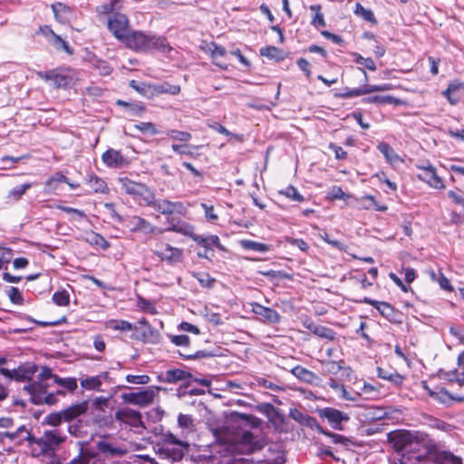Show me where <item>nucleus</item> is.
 Returning a JSON list of instances; mask_svg holds the SVG:
<instances>
[{"label":"nucleus","mask_w":464,"mask_h":464,"mask_svg":"<svg viewBox=\"0 0 464 464\" xmlns=\"http://www.w3.org/2000/svg\"><path fill=\"white\" fill-rule=\"evenodd\" d=\"M66 436L59 430H47L43 432L39 438L27 433L18 441V445H23L27 441L30 454L36 459H53L60 446L65 441Z\"/></svg>","instance_id":"obj_1"},{"label":"nucleus","mask_w":464,"mask_h":464,"mask_svg":"<svg viewBox=\"0 0 464 464\" xmlns=\"http://www.w3.org/2000/svg\"><path fill=\"white\" fill-rule=\"evenodd\" d=\"M123 44L126 47L136 52H147L155 49L165 53L172 50V47L164 36L143 31H130Z\"/></svg>","instance_id":"obj_2"},{"label":"nucleus","mask_w":464,"mask_h":464,"mask_svg":"<svg viewBox=\"0 0 464 464\" xmlns=\"http://www.w3.org/2000/svg\"><path fill=\"white\" fill-rule=\"evenodd\" d=\"M261 447L262 445L252 432L244 431L233 441L216 445L214 450L219 454L220 459H227L240 454H251Z\"/></svg>","instance_id":"obj_3"},{"label":"nucleus","mask_w":464,"mask_h":464,"mask_svg":"<svg viewBox=\"0 0 464 464\" xmlns=\"http://www.w3.org/2000/svg\"><path fill=\"white\" fill-rule=\"evenodd\" d=\"M121 190L129 195L140 206L150 207L154 204L155 192L152 188L141 182L134 181L128 177H121L117 179Z\"/></svg>","instance_id":"obj_4"},{"label":"nucleus","mask_w":464,"mask_h":464,"mask_svg":"<svg viewBox=\"0 0 464 464\" xmlns=\"http://www.w3.org/2000/svg\"><path fill=\"white\" fill-rule=\"evenodd\" d=\"M159 452L162 458L171 461H179L188 450L187 442L178 439L169 431L163 432L160 438Z\"/></svg>","instance_id":"obj_5"},{"label":"nucleus","mask_w":464,"mask_h":464,"mask_svg":"<svg viewBox=\"0 0 464 464\" xmlns=\"http://www.w3.org/2000/svg\"><path fill=\"white\" fill-rule=\"evenodd\" d=\"M169 231H175L185 236L190 237L196 243L201 245L204 248L210 249L212 246L218 247L220 250H224V246L221 245L219 237L217 235L201 236L195 234L194 227L188 223L181 224H171L167 229Z\"/></svg>","instance_id":"obj_6"},{"label":"nucleus","mask_w":464,"mask_h":464,"mask_svg":"<svg viewBox=\"0 0 464 464\" xmlns=\"http://www.w3.org/2000/svg\"><path fill=\"white\" fill-rule=\"evenodd\" d=\"M115 420L119 421L121 429H130L141 434L145 429L140 412L130 408L118 410L115 413Z\"/></svg>","instance_id":"obj_7"},{"label":"nucleus","mask_w":464,"mask_h":464,"mask_svg":"<svg viewBox=\"0 0 464 464\" xmlns=\"http://www.w3.org/2000/svg\"><path fill=\"white\" fill-rule=\"evenodd\" d=\"M315 412L335 430H343V424L350 420L348 413L333 407L318 408Z\"/></svg>","instance_id":"obj_8"},{"label":"nucleus","mask_w":464,"mask_h":464,"mask_svg":"<svg viewBox=\"0 0 464 464\" xmlns=\"http://www.w3.org/2000/svg\"><path fill=\"white\" fill-rule=\"evenodd\" d=\"M107 27L112 35L121 43H124L130 31V21L126 14L115 13L108 18Z\"/></svg>","instance_id":"obj_9"},{"label":"nucleus","mask_w":464,"mask_h":464,"mask_svg":"<svg viewBox=\"0 0 464 464\" xmlns=\"http://www.w3.org/2000/svg\"><path fill=\"white\" fill-rule=\"evenodd\" d=\"M161 388L158 386H150L137 392L124 393L122 398L124 401L130 404L140 407L148 406L154 401L155 396Z\"/></svg>","instance_id":"obj_10"},{"label":"nucleus","mask_w":464,"mask_h":464,"mask_svg":"<svg viewBox=\"0 0 464 464\" xmlns=\"http://www.w3.org/2000/svg\"><path fill=\"white\" fill-rule=\"evenodd\" d=\"M362 302L373 306L381 314V315L387 319L390 323L395 324H400L402 323V313L399 310H396L389 303L380 302L368 297H364Z\"/></svg>","instance_id":"obj_11"},{"label":"nucleus","mask_w":464,"mask_h":464,"mask_svg":"<svg viewBox=\"0 0 464 464\" xmlns=\"http://www.w3.org/2000/svg\"><path fill=\"white\" fill-rule=\"evenodd\" d=\"M153 203L154 204L150 205V207L152 208L155 211L165 216H169L172 214L184 216L187 213V208L180 201H170L168 199L158 200L155 195Z\"/></svg>","instance_id":"obj_12"},{"label":"nucleus","mask_w":464,"mask_h":464,"mask_svg":"<svg viewBox=\"0 0 464 464\" xmlns=\"http://www.w3.org/2000/svg\"><path fill=\"white\" fill-rule=\"evenodd\" d=\"M417 168L422 171L418 174V179L428 183L431 188L436 189H444L445 184L440 177L438 176L435 167L429 161L423 165H418Z\"/></svg>","instance_id":"obj_13"},{"label":"nucleus","mask_w":464,"mask_h":464,"mask_svg":"<svg viewBox=\"0 0 464 464\" xmlns=\"http://www.w3.org/2000/svg\"><path fill=\"white\" fill-rule=\"evenodd\" d=\"M390 89H391V84H389V83H383V84H380V85L365 84L359 88H353V89L345 88L344 91L343 92L337 94V96L340 98H343V99H350V98L372 93L374 92H384V91H388Z\"/></svg>","instance_id":"obj_14"},{"label":"nucleus","mask_w":464,"mask_h":464,"mask_svg":"<svg viewBox=\"0 0 464 464\" xmlns=\"http://www.w3.org/2000/svg\"><path fill=\"white\" fill-rule=\"evenodd\" d=\"M38 367L34 362H25L20 364L17 368L10 370L8 379L14 380L16 382L30 381L37 372Z\"/></svg>","instance_id":"obj_15"},{"label":"nucleus","mask_w":464,"mask_h":464,"mask_svg":"<svg viewBox=\"0 0 464 464\" xmlns=\"http://www.w3.org/2000/svg\"><path fill=\"white\" fill-rule=\"evenodd\" d=\"M126 227L130 232H140L146 235L153 234L156 230L155 226L140 216H132L129 218L126 221Z\"/></svg>","instance_id":"obj_16"},{"label":"nucleus","mask_w":464,"mask_h":464,"mask_svg":"<svg viewBox=\"0 0 464 464\" xmlns=\"http://www.w3.org/2000/svg\"><path fill=\"white\" fill-rule=\"evenodd\" d=\"M442 95L451 105H457L464 98V82L452 81L449 83Z\"/></svg>","instance_id":"obj_17"},{"label":"nucleus","mask_w":464,"mask_h":464,"mask_svg":"<svg viewBox=\"0 0 464 464\" xmlns=\"http://www.w3.org/2000/svg\"><path fill=\"white\" fill-rule=\"evenodd\" d=\"M303 325L304 328L312 332L314 335L333 341L335 339L336 333L328 327L314 324L310 318L306 317L303 320Z\"/></svg>","instance_id":"obj_18"},{"label":"nucleus","mask_w":464,"mask_h":464,"mask_svg":"<svg viewBox=\"0 0 464 464\" xmlns=\"http://www.w3.org/2000/svg\"><path fill=\"white\" fill-rule=\"evenodd\" d=\"M458 364L463 370L459 372L458 370L441 372L440 376L450 382H457L459 385H464V352L460 353L458 357Z\"/></svg>","instance_id":"obj_19"},{"label":"nucleus","mask_w":464,"mask_h":464,"mask_svg":"<svg viewBox=\"0 0 464 464\" xmlns=\"http://www.w3.org/2000/svg\"><path fill=\"white\" fill-rule=\"evenodd\" d=\"M102 162L109 168H120L127 164L120 150L109 149L102 155Z\"/></svg>","instance_id":"obj_20"},{"label":"nucleus","mask_w":464,"mask_h":464,"mask_svg":"<svg viewBox=\"0 0 464 464\" xmlns=\"http://www.w3.org/2000/svg\"><path fill=\"white\" fill-rule=\"evenodd\" d=\"M51 9L53 12L55 20L61 24L69 23L73 14L72 8L61 2L52 4Z\"/></svg>","instance_id":"obj_21"},{"label":"nucleus","mask_w":464,"mask_h":464,"mask_svg":"<svg viewBox=\"0 0 464 464\" xmlns=\"http://www.w3.org/2000/svg\"><path fill=\"white\" fill-rule=\"evenodd\" d=\"M191 378V374L181 369H170L165 373L158 376L160 382L175 383L179 381H187Z\"/></svg>","instance_id":"obj_22"},{"label":"nucleus","mask_w":464,"mask_h":464,"mask_svg":"<svg viewBox=\"0 0 464 464\" xmlns=\"http://www.w3.org/2000/svg\"><path fill=\"white\" fill-rule=\"evenodd\" d=\"M49 385L41 381H34L24 387V391L30 395L32 403L36 404V396L43 397L48 391Z\"/></svg>","instance_id":"obj_23"},{"label":"nucleus","mask_w":464,"mask_h":464,"mask_svg":"<svg viewBox=\"0 0 464 464\" xmlns=\"http://www.w3.org/2000/svg\"><path fill=\"white\" fill-rule=\"evenodd\" d=\"M252 311L257 314L262 316L266 321L270 324H276L280 322V314L274 309L270 307L264 306L257 303L252 304Z\"/></svg>","instance_id":"obj_24"},{"label":"nucleus","mask_w":464,"mask_h":464,"mask_svg":"<svg viewBox=\"0 0 464 464\" xmlns=\"http://www.w3.org/2000/svg\"><path fill=\"white\" fill-rule=\"evenodd\" d=\"M389 440L397 451H401L411 442V436L409 432L400 430L389 433Z\"/></svg>","instance_id":"obj_25"},{"label":"nucleus","mask_w":464,"mask_h":464,"mask_svg":"<svg viewBox=\"0 0 464 464\" xmlns=\"http://www.w3.org/2000/svg\"><path fill=\"white\" fill-rule=\"evenodd\" d=\"M89 403L87 401L71 405L70 407L63 410V420L71 421L75 418L84 414L88 411Z\"/></svg>","instance_id":"obj_26"},{"label":"nucleus","mask_w":464,"mask_h":464,"mask_svg":"<svg viewBox=\"0 0 464 464\" xmlns=\"http://www.w3.org/2000/svg\"><path fill=\"white\" fill-rule=\"evenodd\" d=\"M109 377V372H104L96 376L85 377L80 380L81 386L87 391H101L102 381Z\"/></svg>","instance_id":"obj_27"},{"label":"nucleus","mask_w":464,"mask_h":464,"mask_svg":"<svg viewBox=\"0 0 464 464\" xmlns=\"http://www.w3.org/2000/svg\"><path fill=\"white\" fill-rule=\"evenodd\" d=\"M27 433H31V431L25 425L19 426L14 431H0V442H3L5 439H8L10 441H14L15 444L19 446L18 441L23 439V437L26 436Z\"/></svg>","instance_id":"obj_28"},{"label":"nucleus","mask_w":464,"mask_h":464,"mask_svg":"<svg viewBox=\"0 0 464 464\" xmlns=\"http://www.w3.org/2000/svg\"><path fill=\"white\" fill-rule=\"evenodd\" d=\"M358 202L360 203V208L366 210L374 209L376 211L385 212L388 209L386 205L379 204L375 198L371 195L362 196L358 199Z\"/></svg>","instance_id":"obj_29"},{"label":"nucleus","mask_w":464,"mask_h":464,"mask_svg":"<svg viewBox=\"0 0 464 464\" xmlns=\"http://www.w3.org/2000/svg\"><path fill=\"white\" fill-rule=\"evenodd\" d=\"M87 184L94 193L107 194L109 188L107 183L95 174L88 175Z\"/></svg>","instance_id":"obj_30"},{"label":"nucleus","mask_w":464,"mask_h":464,"mask_svg":"<svg viewBox=\"0 0 464 464\" xmlns=\"http://www.w3.org/2000/svg\"><path fill=\"white\" fill-rule=\"evenodd\" d=\"M204 51L206 53H210V56L212 58V60H213V63H215L216 65H218V66H219V67H221L223 69L226 68V66H223L222 64H220L218 62V59L219 57H224L226 55V53H227V50L223 46L218 44L215 42H211L210 44H208L207 45L206 48H204Z\"/></svg>","instance_id":"obj_31"},{"label":"nucleus","mask_w":464,"mask_h":464,"mask_svg":"<svg viewBox=\"0 0 464 464\" xmlns=\"http://www.w3.org/2000/svg\"><path fill=\"white\" fill-rule=\"evenodd\" d=\"M157 254L161 257V259L167 260L170 263L180 262L182 259V250L169 245L166 246L164 250L158 252Z\"/></svg>","instance_id":"obj_32"},{"label":"nucleus","mask_w":464,"mask_h":464,"mask_svg":"<svg viewBox=\"0 0 464 464\" xmlns=\"http://www.w3.org/2000/svg\"><path fill=\"white\" fill-rule=\"evenodd\" d=\"M105 327L113 331L127 333L132 331L136 327L130 322L119 319H110L105 322Z\"/></svg>","instance_id":"obj_33"},{"label":"nucleus","mask_w":464,"mask_h":464,"mask_svg":"<svg viewBox=\"0 0 464 464\" xmlns=\"http://www.w3.org/2000/svg\"><path fill=\"white\" fill-rule=\"evenodd\" d=\"M364 103H378V104H392V105H401L402 102L394 96L392 95H374L369 96L362 99Z\"/></svg>","instance_id":"obj_34"},{"label":"nucleus","mask_w":464,"mask_h":464,"mask_svg":"<svg viewBox=\"0 0 464 464\" xmlns=\"http://www.w3.org/2000/svg\"><path fill=\"white\" fill-rule=\"evenodd\" d=\"M377 149L384 156L389 163L392 164L401 160L393 148L386 142H380L377 146Z\"/></svg>","instance_id":"obj_35"},{"label":"nucleus","mask_w":464,"mask_h":464,"mask_svg":"<svg viewBox=\"0 0 464 464\" xmlns=\"http://www.w3.org/2000/svg\"><path fill=\"white\" fill-rule=\"evenodd\" d=\"M378 377L392 382L395 386H401L403 382L404 377L398 373L396 371H388L382 368H378Z\"/></svg>","instance_id":"obj_36"},{"label":"nucleus","mask_w":464,"mask_h":464,"mask_svg":"<svg viewBox=\"0 0 464 464\" xmlns=\"http://www.w3.org/2000/svg\"><path fill=\"white\" fill-rule=\"evenodd\" d=\"M52 82L55 88L66 87L71 82V78L64 72L62 68L53 69Z\"/></svg>","instance_id":"obj_37"},{"label":"nucleus","mask_w":464,"mask_h":464,"mask_svg":"<svg viewBox=\"0 0 464 464\" xmlns=\"http://www.w3.org/2000/svg\"><path fill=\"white\" fill-rule=\"evenodd\" d=\"M53 382L71 393L74 392L78 387L77 380L74 377L63 378L58 375H54Z\"/></svg>","instance_id":"obj_38"},{"label":"nucleus","mask_w":464,"mask_h":464,"mask_svg":"<svg viewBox=\"0 0 464 464\" xmlns=\"http://www.w3.org/2000/svg\"><path fill=\"white\" fill-rule=\"evenodd\" d=\"M47 43L58 51L63 50L70 55L73 53V49L69 45V44L56 34L50 37Z\"/></svg>","instance_id":"obj_39"},{"label":"nucleus","mask_w":464,"mask_h":464,"mask_svg":"<svg viewBox=\"0 0 464 464\" xmlns=\"http://www.w3.org/2000/svg\"><path fill=\"white\" fill-rule=\"evenodd\" d=\"M63 182H67V177L61 172L54 173L45 182V192L52 193L58 188V185Z\"/></svg>","instance_id":"obj_40"},{"label":"nucleus","mask_w":464,"mask_h":464,"mask_svg":"<svg viewBox=\"0 0 464 464\" xmlns=\"http://www.w3.org/2000/svg\"><path fill=\"white\" fill-rule=\"evenodd\" d=\"M85 240L89 244L98 246L103 250L110 247L109 242L102 235L93 231H90L86 234Z\"/></svg>","instance_id":"obj_41"},{"label":"nucleus","mask_w":464,"mask_h":464,"mask_svg":"<svg viewBox=\"0 0 464 464\" xmlns=\"http://www.w3.org/2000/svg\"><path fill=\"white\" fill-rule=\"evenodd\" d=\"M116 103L124 107L131 116H140L145 111V107L141 103L127 102L121 100H118Z\"/></svg>","instance_id":"obj_42"},{"label":"nucleus","mask_w":464,"mask_h":464,"mask_svg":"<svg viewBox=\"0 0 464 464\" xmlns=\"http://www.w3.org/2000/svg\"><path fill=\"white\" fill-rule=\"evenodd\" d=\"M309 9L314 13L311 24L315 27H324L326 25L324 14L321 12L322 6L321 5H310Z\"/></svg>","instance_id":"obj_43"},{"label":"nucleus","mask_w":464,"mask_h":464,"mask_svg":"<svg viewBox=\"0 0 464 464\" xmlns=\"http://www.w3.org/2000/svg\"><path fill=\"white\" fill-rule=\"evenodd\" d=\"M57 395H65V392L63 390H58L56 392H46L43 397L36 396V404L35 405H54L57 402Z\"/></svg>","instance_id":"obj_44"},{"label":"nucleus","mask_w":464,"mask_h":464,"mask_svg":"<svg viewBox=\"0 0 464 464\" xmlns=\"http://www.w3.org/2000/svg\"><path fill=\"white\" fill-rule=\"evenodd\" d=\"M240 246L246 250H253L259 253L267 252L270 248L266 244L252 240H241Z\"/></svg>","instance_id":"obj_45"},{"label":"nucleus","mask_w":464,"mask_h":464,"mask_svg":"<svg viewBox=\"0 0 464 464\" xmlns=\"http://www.w3.org/2000/svg\"><path fill=\"white\" fill-rule=\"evenodd\" d=\"M32 187V183H24L19 186H16L8 192L7 198L12 200L18 201Z\"/></svg>","instance_id":"obj_46"},{"label":"nucleus","mask_w":464,"mask_h":464,"mask_svg":"<svg viewBox=\"0 0 464 464\" xmlns=\"http://www.w3.org/2000/svg\"><path fill=\"white\" fill-rule=\"evenodd\" d=\"M353 12L357 16L362 17L363 20H365L367 22H370L372 24L377 23V20L374 16L373 12L371 9L365 8L360 3H356Z\"/></svg>","instance_id":"obj_47"},{"label":"nucleus","mask_w":464,"mask_h":464,"mask_svg":"<svg viewBox=\"0 0 464 464\" xmlns=\"http://www.w3.org/2000/svg\"><path fill=\"white\" fill-rule=\"evenodd\" d=\"M292 373L295 377L305 382H312L316 377L313 372L302 366H295V368H293Z\"/></svg>","instance_id":"obj_48"},{"label":"nucleus","mask_w":464,"mask_h":464,"mask_svg":"<svg viewBox=\"0 0 464 464\" xmlns=\"http://www.w3.org/2000/svg\"><path fill=\"white\" fill-rule=\"evenodd\" d=\"M154 92L156 93H169L171 95H177L180 92V86L175 84H169L164 82L153 86Z\"/></svg>","instance_id":"obj_49"},{"label":"nucleus","mask_w":464,"mask_h":464,"mask_svg":"<svg viewBox=\"0 0 464 464\" xmlns=\"http://www.w3.org/2000/svg\"><path fill=\"white\" fill-rule=\"evenodd\" d=\"M260 54L269 59H276L277 61L283 60V51L276 46H266L260 49Z\"/></svg>","instance_id":"obj_50"},{"label":"nucleus","mask_w":464,"mask_h":464,"mask_svg":"<svg viewBox=\"0 0 464 464\" xmlns=\"http://www.w3.org/2000/svg\"><path fill=\"white\" fill-rule=\"evenodd\" d=\"M178 425L180 429L186 430L187 432H191L195 429L194 420L192 416L188 414H179Z\"/></svg>","instance_id":"obj_51"},{"label":"nucleus","mask_w":464,"mask_h":464,"mask_svg":"<svg viewBox=\"0 0 464 464\" xmlns=\"http://www.w3.org/2000/svg\"><path fill=\"white\" fill-rule=\"evenodd\" d=\"M279 193L294 201L302 202L304 200V196L301 195L297 188L292 185H289L285 188L281 189Z\"/></svg>","instance_id":"obj_52"},{"label":"nucleus","mask_w":464,"mask_h":464,"mask_svg":"<svg viewBox=\"0 0 464 464\" xmlns=\"http://www.w3.org/2000/svg\"><path fill=\"white\" fill-rule=\"evenodd\" d=\"M137 306L143 312L149 313L150 314H157V308L153 303L150 300H147L141 296H139L137 299Z\"/></svg>","instance_id":"obj_53"},{"label":"nucleus","mask_w":464,"mask_h":464,"mask_svg":"<svg viewBox=\"0 0 464 464\" xmlns=\"http://www.w3.org/2000/svg\"><path fill=\"white\" fill-rule=\"evenodd\" d=\"M93 67L99 72L100 74L107 76L112 72V67L108 62L101 59L92 62Z\"/></svg>","instance_id":"obj_54"},{"label":"nucleus","mask_w":464,"mask_h":464,"mask_svg":"<svg viewBox=\"0 0 464 464\" xmlns=\"http://www.w3.org/2000/svg\"><path fill=\"white\" fill-rule=\"evenodd\" d=\"M167 136L174 140L184 141V142L189 141L192 138V136L189 132L181 131V130H169L167 132Z\"/></svg>","instance_id":"obj_55"},{"label":"nucleus","mask_w":464,"mask_h":464,"mask_svg":"<svg viewBox=\"0 0 464 464\" xmlns=\"http://www.w3.org/2000/svg\"><path fill=\"white\" fill-rule=\"evenodd\" d=\"M323 435L330 438L332 442L334 444H341L343 446H348L351 443V440L348 439L347 437L341 435V434L334 433L327 430H325V431L324 432Z\"/></svg>","instance_id":"obj_56"},{"label":"nucleus","mask_w":464,"mask_h":464,"mask_svg":"<svg viewBox=\"0 0 464 464\" xmlns=\"http://www.w3.org/2000/svg\"><path fill=\"white\" fill-rule=\"evenodd\" d=\"M53 301L59 306H65L69 304L70 295L66 290L57 291L53 295Z\"/></svg>","instance_id":"obj_57"},{"label":"nucleus","mask_w":464,"mask_h":464,"mask_svg":"<svg viewBox=\"0 0 464 464\" xmlns=\"http://www.w3.org/2000/svg\"><path fill=\"white\" fill-rule=\"evenodd\" d=\"M194 276L203 287L211 288L214 286L216 282L215 278H213L208 273H198L194 274Z\"/></svg>","instance_id":"obj_58"},{"label":"nucleus","mask_w":464,"mask_h":464,"mask_svg":"<svg viewBox=\"0 0 464 464\" xmlns=\"http://www.w3.org/2000/svg\"><path fill=\"white\" fill-rule=\"evenodd\" d=\"M353 55L354 57V62L356 63L364 66L365 68H367L370 71H372V72L376 71L375 63L372 58H370V57L364 58L360 53H354Z\"/></svg>","instance_id":"obj_59"},{"label":"nucleus","mask_w":464,"mask_h":464,"mask_svg":"<svg viewBox=\"0 0 464 464\" xmlns=\"http://www.w3.org/2000/svg\"><path fill=\"white\" fill-rule=\"evenodd\" d=\"M208 126H209V128H211L212 130H216L217 132H218L220 134H223V135H226V136H229V137H233V138L237 139L239 141L243 140L242 135L234 134L232 132H230L227 128H225L223 125H221L218 122H216V121L212 122L211 124H208Z\"/></svg>","instance_id":"obj_60"},{"label":"nucleus","mask_w":464,"mask_h":464,"mask_svg":"<svg viewBox=\"0 0 464 464\" xmlns=\"http://www.w3.org/2000/svg\"><path fill=\"white\" fill-rule=\"evenodd\" d=\"M134 129L140 130L142 133H150L151 135H156L159 133L156 126L152 122H140L134 124Z\"/></svg>","instance_id":"obj_61"},{"label":"nucleus","mask_w":464,"mask_h":464,"mask_svg":"<svg viewBox=\"0 0 464 464\" xmlns=\"http://www.w3.org/2000/svg\"><path fill=\"white\" fill-rule=\"evenodd\" d=\"M435 400L446 403L448 400L457 401H464V397H454L452 396L447 390L440 389L437 395L434 397Z\"/></svg>","instance_id":"obj_62"},{"label":"nucleus","mask_w":464,"mask_h":464,"mask_svg":"<svg viewBox=\"0 0 464 464\" xmlns=\"http://www.w3.org/2000/svg\"><path fill=\"white\" fill-rule=\"evenodd\" d=\"M302 426L307 427L311 430H314L320 434H324V432L325 431V429H324L319 424V422L316 420V419L308 414L306 415V418L304 419V421Z\"/></svg>","instance_id":"obj_63"},{"label":"nucleus","mask_w":464,"mask_h":464,"mask_svg":"<svg viewBox=\"0 0 464 464\" xmlns=\"http://www.w3.org/2000/svg\"><path fill=\"white\" fill-rule=\"evenodd\" d=\"M388 412L382 408H371L367 413L368 419L371 420H380L386 419Z\"/></svg>","instance_id":"obj_64"}]
</instances>
